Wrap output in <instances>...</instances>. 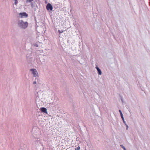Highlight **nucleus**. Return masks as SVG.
<instances>
[{
    "mask_svg": "<svg viewBox=\"0 0 150 150\" xmlns=\"http://www.w3.org/2000/svg\"><path fill=\"white\" fill-rule=\"evenodd\" d=\"M17 25L19 28L25 29L28 27V23L27 21L24 22L22 20H18L17 23Z\"/></svg>",
    "mask_w": 150,
    "mask_h": 150,
    "instance_id": "1",
    "label": "nucleus"
},
{
    "mask_svg": "<svg viewBox=\"0 0 150 150\" xmlns=\"http://www.w3.org/2000/svg\"><path fill=\"white\" fill-rule=\"evenodd\" d=\"M33 137L35 138V139L34 140V144L37 145V144H40L42 146V141L40 139H38V138L37 135H36V136H34V135L33 134Z\"/></svg>",
    "mask_w": 150,
    "mask_h": 150,
    "instance_id": "2",
    "label": "nucleus"
},
{
    "mask_svg": "<svg viewBox=\"0 0 150 150\" xmlns=\"http://www.w3.org/2000/svg\"><path fill=\"white\" fill-rule=\"evenodd\" d=\"M30 71L32 72L34 77H36L38 75V73L36 69H31Z\"/></svg>",
    "mask_w": 150,
    "mask_h": 150,
    "instance_id": "3",
    "label": "nucleus"
},
{
    "mask_svg": "<svg viewBox=\"0 0 150 150\" xmlns=\"http://www.w3.org/2000/svg\"><path fill=\"white\" fill-rule=\"evenodd\" d=\"M46 8L47 11H52L53 9V7L50 3H48L46 5Z\"/></svg>",
    "mask_w": 150,
    "mask_h": 150,
    "instance_id": "4",
    "label": "nucleus"
},
{
    "mask_svg": "<svg viewBox=\"0 0 150 150\" xmlns=\"http://www.w3.org/2000/svg\"><path fill=\"white\" fill-rule=\"evenodd\" d=\"M19 16L21 18H26L28 16V14L25 12L20 13Z\"/></svg>",
    "mask_w": 150,
    "mask_h": 150,
    "instance_id": "5",
    "label": "nucleus"
},
{
    "mask_svg": "<svg viewBox=\"0 0 150 150\" xmlns=\"http://www.w3.org/2000/svg\"><path fill=\"white\" fill-rule=\"evenodd\" d=\"M40 110L42 112L46 113V114H47V110L46 108L44 107L41 108H40Z\"/></svg>",
    "mask_w": 150,
    "mask_h": 150,
    "instance_id": "6",
    "label": "nucleus"
},
{
    "mask_svg": "<svg viewBox=\"0 0 150 150\" xmlns=\"http://www.w3.org/2000/svg\"><path fill=\"white\" fill-rule=\"evenodd\" d=\"M119 111L120 113L121 117L122 119V120H123L124 123L125 124V120H124V118L123 115L122 113L121 112V110H119Z\"/></svg>",
    "mask_w": 150,
    "mask_h": 150,
    "instance_id": "7",
    "label": "nucleus"
},
{
    "mask_svg": "<svg viewBox=\"0 0 150 150\" xmlns=\"http://www.w3.org/2000/svg\"><path fill=\"white\" fill-rule=\"evenodd\" d=\"M95 68L98 71V74L99 75H101L102 72L100 69L97 66H96Z\"/></svg>",
    "mask_w": 150,
    "mask_h": 150,
    "instance_id": "8",
    "label": "nucleus"
},
{
    "mask_svg": "<svg viewBox=\"0 0 150 150\" xmlns=\"http://www.w3.org/2000/svg\"><path fill=\"white\" fill-rule=\"evenodd\" d=\"M120 146L122 148L124 149V150H126V148H125V147L123 145H120Z\"/></svg>",
    "mask_w": 150,
    "mask_h": 150,
    "instance_id": "9",
    "label": "nucleus"
},
{
    "mask_svg": "<svg viewBox=\"0 0 150 150\" xmlns=\"http://www.w3.org/2000/svg\"><path fill=\"white\" fill-rule=\"evenodd\" d=\"M63 32L64 30H58V32L59 33V34H60L61 33H63Z\"/></svg>",
    "mask_w": 150,
    "mask_h": 150,
    "instance_id": "10",
    "label": "nucleus"
},
{
    "mask_svg": "<svg viewBox=\"0 0 150 150\" xmlns=\"http://www.w3.org/2000/svg\"><path fill=\"white\" fill-rule=\"evenodd\" d=\"M33 0H26V3L28 2H32Z\"/></svg>",
    "mask_w": 150,
    "mask_h": 150,
    "instance_id": "11",
    "label": "nucleus"
},
{
    "mask_svg": "<svg viewBox=\"0 0 150 150\" xmlns=\"http://www.w3.org/2000/svg\"><path fill=\"white\" fill-rule=\"evenodd\" d=\"M124 124L126 126V129L127 130L128 129V125L126 124V122H125V124Z\"/></svg>",
    "mask_w": 150,
    "mask_h": 150,
    "instance_id": "12",
    "label": "nucleus"
},
{
    "mask_svg": "<svg viewBox=\"0 0 150 150\" xmlns=\"http://www.w3.org/2000/svg\"><path fill=\"white\" fill-rule=\"evenodd\" d=\"M18 3V1L17 0H15L14 4H17Z\"/></svg>",
    "mask_w": 150,
    "mask_h": 150,
    "instance_id": "13",
    "label": "nucleus"
},
{
    "mask_svg": "<svg viewBox=\"0 0 150 150\" xmlns=\"http://www.w3.org/2000/svg\"><path fill=\"white\" fill-rule=\"evenodd\" d=\"M34 46L36 47H38V45L36 43L34 44Z\"/></svg>",
    "mask_w": 150,
    "mask_h": 150,
    "instance_id": "14",
    "label": "nucleus"
},
{
    "mask_svg": "<svg viewBox=\"0 0 150 150\" xmlns=\"http://www.w3.org/2000/svg\"><path fill=\"white\" fill-rule=\"evenodd\" d=\"M36 83V81H34L33 82V84H35Z\"/></svg>",
    "mask_w": 150,
    "mask_h": 150,
    "instance_id": "15",
    "label": "nucleus"
},
{
    "mask_svg": "<svg viewBox=\"0 0 150 150\" xmlns=\"http://www.w3.org/2000/svg\"><path fill=\"white\" fill-rule=\"evenodd\" d=\"M19 150H23L22 149H19Z\"/></svg>",
    "mask_w": 150,
    "mask_h": 150,
    "instance_id": "16",
    "label": "nucleus"
},
{
    "mask_svg": "<svg viewBox=\"0 0 150 150\" xmlns=\"http://www.w3.org/2000/svg\"><path fill=\"white\" fill-rule=\"evenodd\" d=\"M121 100H122V101L123 102V100H122V99H121Z\"/></svg>",
    "mask_w": 150,
    "mask_h": 150,
    "instance_id": "17",
    "label": "nucleus"
}]
</instances>
